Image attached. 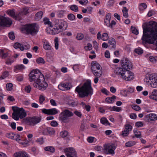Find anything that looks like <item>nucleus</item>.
<instances>
[{
  "instance_id": "obj_34",
  "label": "nucleus",
  "mask_w": 157,
  "mask_h": 157,
  "mask_svg": "<svg viewBox=\"0 0 157 157\" xmlns=\"http://www.w3.org/2000/svg\"><path fill=\"white\" fill-rule=\"evenodd\" d=\"M135 52L138 55L142 54L143 52V50L140 48H136L134 50Z\"/></svg>"
},
{
  "instance_id": "obj_19",
  "label": "nucleus",
  "mask_w": 157,
  "mask_h": 157,
  "mask_svg": "<svg viewBox=\"0 0 157 157\" xmlns=\"http://www.w3.org/2000/svg\"><path fill=\"white\" fill-rule=\"evenodd\" d=\"M91 69L92 72L93 71H95L98 68L100 69L101 67L100 65L96 61H93L91 63Z\"/></svg>"
},
{
  "instance_id": "obj_63",
  "label": "nucleus",
  "mask_w": 157,
  "mask_h": 157,
  "mask_svg": "<svg viewBox=\"0 0 157 157\" xmlns=\"http://www.w3.org/2000/svg\"><path fill=\"white\" fill-rule=\"evenodd\" d=\"M93 47L96 50L98 48V44L97 43L96 41H94L93 42Z\"/></svg>"
},
{
  "instance_id": "obj_24",
  "label": "nucleus",
  "mask_w": 157,
  "mask_h": 157,
  "mask_svg": "<svg viewBox=\"0 0 157 157\" xmlns=\"http://www.w3.org/2000/svg\"><path fill=\"white\" fill-rule=\"evenodd\" d=\"M1 57L2 59H5L9 56L7 52H5L3 50H1L0 51Z\"/></svg>"
},
{
  "instance_id": "obj_62",
  "label": "nucleus",
  "mask_w": 157,
  "mask_h": 157,
  "mask_svg": "<svg viewBox=\"0 0 157 157\" xmlns=\"http://www.w3.org/2000/svg\"><path fill=\"white\" fill-rule=\"evenodd\" d=\"M105 57L109 58H110V54L109 52L106 50L105 53Z\"/></svg>"
},
{
  "instance_id": "obj_12",
  "label": "nucleus",
  "mask_w": 157,
  "mask_h": 157,
  "mask_svg": "<svg viewBox=\"0 0 157 157\" xmlns=\"http://www.w3.org/2000/svg\"><path fill=\"white\" fill-rule=\"evenodd\" d=\"M12 24V22L9 18L0 16V27H9Z\"/></svg>"
},
{
  "instance_id": "obj_42",
  "label": "nucleus",
  "mask_w": 157,
  "mask_h": 157,
  "mask_svg": "<svg viewBox=\"0 0 157 157\" xmlns=\"http://www.w3.org/2000/svg\"><path fill=\"white\" fill-rule=\"evenodd\" d=\"M8 75L9 72L6 71H5L3 73L2 75L0 77V78L1 79H4L5 78L8 77Z\"/></svg>"
},
{
  "instance_id": "obj_17",
  "label": "nucleus",
  "mask_w": 157,
  "mask_h": 157,
  "mask_svg": "<svg viewBox=\"0 0 157 157\" xmlns=\"http://www.w3.org/2000/svg\"><path fill=\"white\" fill-rule=\"evenodd\" d=\"M145 118L147 121H152L157 120V115L154 113H150L146 115Z\"/></svg>"
},
{
  "instance_id": "obj_50",
  "label": "nucleus",
  "mask_w": 157,
  "mask_h": 157,
  "mask_svg": "<svg viewBox=\"0 0 157 157\" xmlns=\"http://www.w3.org/2000/svg\"><path fill=\"white\" fill-rule=\"evenodd\" d=\"M132 108L136 111H139L140 109V107L138 105H133L132 106Z\"/></svg>"
},
{
  "instance_id": "obj_64",
  "label": "nucleus",
  "mask_w": 157,
  "mask_h": 157,
  "mask_svg": "<svg viewBox=\"0 0 157 157\" xmlns=\"http://www.w3.org/2000/svg\"><path fill=\"white\" fill-rule=\"evenodd\" d=\"M79 2L80 4L83 5L86 4L87 3L88 1L87 0H80Z\"/></svg>"
},
{
  "instance_id": "obj_57",
  "label": "nucleus",
  "mask_w": 157,
  "mask_h": 157,
  "mask_svg": "<svg viewBox=\"0 0 157 157\" xmlns=\"http://www.w3.org/2000/svg\"><path fill=\"white\" fill-rule=\"evenodd\" d=\"M129 133L128 131L124 130L122 132V135L123 137L127 136Z\"/></svg>"
},
{
  "instance_id": "obj_35",
  "label": "nucleus",
  "mask_w": 157,
  "mask_h": 157,
  "mask_svg": "<svg viewBox=\"0 0 157 157\" xmlns=\"http://www.w3.org/2000/svg\"><path fill=\"white\" fill-rule=\"evenodd\" d=\"M23 15L22 13H19L16 15H15L14 18L16 20H20L21 19Z\"/></svg>"
},
{
  "instance_id": "obj_43",
  "label": "nucleus",
  "mask_w": 157,
  "mask_h": 157,
  "mask_svg": "<svg viewBox=\"0 0 157 157\" xmlns=\"http://www.w3.org/2000/svg\"><path fill=\"white\" fill-rule=\"evenodd\" d=\"M30 48V46L29 44L25 45L23 46L22 45V46L20 48V50L21 51H23L25 49H29Z\"/></svg>"
},
{
  "instance_id": "obj_54",
  "label": "nucleus",
  "mask_w": 157,
  "mask_h": 157,
  "mask_svg": "<svg viewBox=\"0 0 157 157\" xmlns=\"http://www.w3.org/2000/svg\"><path fill=\"white\" fill-rule=\"evenodd\" d=\"M45 99L44 97L42 95H40L39 97V102L40 104L42 103L44 101Z\"/></svg>"
},
{
  "instance_id": "obj_36",
  "label": "nucleus",
  "mask_w": 157,
  "mask_h": 157,
  "mask_svg": "<svg viewBox=\"0 0 157 157\" xmlns=\"http://www.w3.org/2000/svg\"><path fill=\"white\" fill-rule=\"evenodd\" d=\"M13 84L11 83H8L6 86V88L7 90L11 91L12 90Z\"/></svg>"
},
{
  "instance_id": "obj_52",
  "label": "nucleus",
  "mask_w": 157,
  "mask_h": 157,
  "mask_svg": "<svg viewBox=\"0 0 157 157\" xmlns=\"http://www.w3.org/2000/svg\"><path fill=\"white\" fill-rule=\"evenodd\" d=\"M50 124L52 126L56 127L58 126V124L56 121H51Z\"/></svg>"
},
{
  "instance_id": "obj_7",
  "label": "nucleus",
  "mask_w": 157,
  "mask_h": 157,
  "mask_svg": "<svg viewBox=\"0 0 157 157\" xmlns=\"http://www.w3.org/2000/svg\"><path fill=\"white\" fill-rule=\"evenodd\" d=\"M12 109L13 111L12 115V117L15 120H18L19 118L22 119L27 115L26 113L23 108L13 106Z\"/></svg>"
},
{
  "instance_id": "obj_31",
  "label": "nucleus",
  "mask_w": 157,
  "mask_h": 157,
  "mask_svg": "<svg viewBox=\"0 0 157 157\" xmlns=\"http://www.w3.org/2000/svg\"><path fill=\"white\" fill-rule=\"evenodd\" d=\"M132 127L129 124H127L125 125V129L124 130L127 131L129 132L132 131Z\"/></svg>"
},
{
  "instance_id": "obj_48",
  "label": "nucleus",
  "mask_w": 157,
  "mask_h": 157,
  "mask_svg": "<svg viewBox=\"0 0 157 157\" xmlns=\"http://www.w3.org/2000/svg\"><path fill=\"white\" fill-rule=\"evenodd\" d=\"M84 37L83 35L81 33L78 34L76 36V38L78 40H82Z\"/></svg>"
},
{
  "instance_id": "obj_56",
  "label": "nucleus",
  "mask_w": 157,
  "mask_h": 157,
  "mask_svg": "<svg viewBox=\"0 0 157 157\" xmlns=\"http://www.w3.org/2000/svg\"><path fill=\"white\" fill-rule=\"evenodd\" d=\"M143 124V123L141 121L137 122L135 123V125L138 127L142 126Z\"/></svg>"
},
{
  "instance_id": "obj_55",
  "label": "nucleus",
  "mask_w": 157,
  "mask_h": 157,
  "mask_svg": "<svg viewBox=\"0 0 157 157\" xmlns=\"http://www.w3.org/2000/svg\"><path fill=\"white\" fill-rule=\"evenodd\" d=\"M21 13H22V15H26L29 13L28 9L27 8H24L23 11L21 12Z\"/></svg>"
},
{
  "instance_id": "obj_60",
  "label": "nucleus",
  "mask_w": 157,
  "mask_h": 157,
  "mask_svg": "<svg viewBox=\"0 0 157 157\" xmlns=\"http://www.w3.org/2000/svg\"><path fill=\"white\" fill-rule=\"evenodd\" d=\"M114 2V1L113 0H109L108 2V3H107L108 5L109 6H113V5Z\"/></svg>"
},
{
  "instance_id": "obj_6",
  "label": "nucleus",
  "mask_w": 157,
  "mask_h": 157,
  "mask_svg": "<svg viewBox=\"0 0 157 157\" xmlns=\"http://www.w3.org/2000/svg\"><path fill=\"white\" fill-rule=\"evenodd\" d=\"M39 27L36 23L27 24L21 29L23 33L34 36L37 34L39 31Z\"/></svg>"
},
{
  "instance_id": "obj_3",
  "label": "nucleus",
  "mask_w": 157,
  "mask_h": 157,
  "mask_svg": "<svg viewBox=\"0 0 157 157\" xmlns=\"http://www.w3.org/2000/svg\"><path fill=\"white\" fill-rule=\"evenodd\" d=\"M29 81L34 82L33 85L34 87L40 90L46 89L48 86V83L45 81L44 75L39 70H33L29 75Z\"/></svg>"
},
{
  "instance_id": "obj_47",
  "label": "nucleus",
  "mask_w": 157,
  "mask_h": 157,
  "mask_svg": "<svg viewBox=\"0 0 157 157\" xmlns=\"http://www.w3.org/2000/svg\"><path fill=\"white\" fill-rule=\"evenodd\" d=\"M8 14L10 15L13 18L15 16V13L14 11L13 10H9L8 11Z\"/></svg>"
},
{
  "instance_id": "obj_11",
  "label": "nucleus",
  "mask_w": 157,
  "mask_h": 157,
  "mask_svg": "<svg viewBox=\"0 0 157 157\" xmlns=\"http://www.w3.org/2000/svg\"><path fill=\"white\" fill-rule=\"evenodd\" d=\"M104 151L105 154L112 155L114 154V150L116 149V147L114 144H109L104 145Z\"/></svg>"
},
{
  "instance_id": "obj_2",
  "label": "nucleus",
  "mask_w": 157,
  "mask_h": 157,
  "mask_svg": "<svg viewBox=\"0 0 157 157\" xmlns=\"http://www.w3.org/2000/svg\"><path fill=\"white\" fill-rule=\"evenodd\" d=\"M121 63L123 68L117 67L114 70V73L119 78L127 81L132 80L133 74L129 70L132 68V65L127 58H124Z\"/></svg>"
},
{
  "instance_id": "obj_38",
  "label": "nucleus",
  "mask_w": 157,
  "mask_h": 157,
  "mask_svg": "<svg viewBox=\"0 0 157 157\" xmlns=\"http://www.w3.org/2000/svg\"><path fill=\"white\" fill-rule=\"evenodd\" d=\"M109 36L107 33H103L101 37V39L103 41H106L108 40Z\"/></svg>"
},
{
  "instance_id": "obj_58",
  "label": "nucleus",
  "mask_w": 157,
  "mask_h": 157,
  "mask_svg": "<svg viewBox=\"0 0 157 157\" xmlns=\"http://www.w3.org/2000/svg\"><path fill=\"white\" fill-rule=\"evenodd\" d=\"M31 89V87L30 85H29L27 86H26L25 87V91L27 93H29L30 92Z\"/></svg>"
},
{
  "instance_id": "obj_15",
  "label": "nucleus",
  "mask_w": 157,
  "mask_h": 157,
  "mask_svg": "<svg viewBox=\"0 0 157 157\" xmlns=\"http://www.w3.org/2000/svg\"><path fill=\"white\" fill-rule=\"evenodd\" d=\"M55 132L54 129L50 127L44 128L42 132L43 134L44 135H48V134L50 135H54Z\"/></svg>"
},
{
  "instance_id": "obj_18",
  "label": "nucleus",
  "mask_w": 157,
  "mask_h": 157,
  "mask_svg": "<svg viewBox=\"0 0 157 157\" xmlns=\"http://www.w3.org/2000/svg\"><path fill=\"white\" fill-rule=\"evenodd\" d=\"M116 42L114 39L111 38L109 39L108 44L109 47H110L111 49L115 50L116 47Z\"/></svg>"
},
{
  "instance_id": "obj_27",
  "label": "nucleus",
  "mask_w": 157,
  "mask_h": 157,
  "mask_svg": "<svg viewBox=\"0 0 157 157\" xmlns=\"http://www.w3.org/2000/svg\"><path fill=\"white\" fill-rule=\"evenodd\" d=\"M108 109L111 111H114L118 112H120L121 110V107L116 106H113V107H110Z\"/></svg>"
},
{
  "instance_id": "obj_10",
  "label": "nucleus",
  "mask_w": 157,
  "mask_h": 157,
  "mask_svg": "<svg viewBox=\"0 0 157 157\" xmlns=\"http://www.w3.org/2000/svg\"><path fill=\"white\" fill-rule=\"evenodd\" d=\"M40 117L33 116V117H27L25 119V120L27 124L32 126H34L39 123L41 120Z\"/></svg>"
},
{
  "instance_id": "obj_20",
  "label": "nucleus",
  "mask_w": 157,
  "mask_h": 157,
  "mask_svg": "<svg viewBox=\"0 0 157 157\" xmlns=\"http://www.w3.org/2000/svg\"><path fill=\"white\" fill-rule=\"evenodd\" d=\"M92 72L95 76L100 77L102 73V68L101 67L100 69L98 68L96 69L95 71H93Z\"/></svg>"
},
{
  "instance_id": "obj_40",
  "label": "nucleus",
  "mask_w": 157,
  "mask_h": 157,
  "mask_svg": "<svg viewBox=\"0 0 157 157\" xmlns=\"http://www.w3.org/2000/svg\"><path fill=\"white\" fill-rule=\"evenodd\" d=\"M135 144L134 141H128L126 143L125 145L127 147H131Z\"/></svg>"
},
{
  "instance_id": "obj_26",
  "label": "nucleus",
  "mask_w": 157,
  "mask_h": 157,
  "mask_svg": "<svg viewBox=\"0 0 157 157\" xmlns=\"http://www.w3.org/2000/svg\"><path fill=\"white\" fill-rule=\"evenodd\" d=\"M43 21L45 25H48L50 27H53V23L49 21V19L44 18V19Z\"/></svg>"
},
{
  "instance_id": "obj_49",
  "label": "nucleus",
  "mask_w": 157,
  "mask_h": 157,
  "mask_svg": "<svg viewBox=\"0 0 157 157\" xmlns=\"http://www.w3.org/2000/svg\"><path fill=\"white\" fill-rule=\"evenodd\" d=\"M131 29L132 31V33L135 34L136 35L138 34L139 32L137 29L135 27L131 26Z\"/></svg>"
},
{
  "instance_id": "obj_32",
  "label": "nucleus",
  "mask_w": 157,
  "mask_h": 157,
  "mask_svg": "<svg viewBox=\"0 0 157 157\" xmlns=\"http://www.w3.org/2000/svg\"><path fill=\"white\" fill-rule=\"evenodd\" d=\"M43 15V13L42 11H39L38 12H37L36 14H35V19H36L37 20H39L40 19H41L42 16Z\"/></svg>"
},
{
  "instance_id": "obj_23",
  "label": "nucleus",
  "mask_w": 157,
  "mask_h": 157,
  "mask_svg": "<svg viewBox=\"0 0 157 157\" xmlns=\"http://www.w3.org/2000/svg\"><path fill=\"white\" fill-rule=\"evenodd\" d=\"M116 98V96L115 95L111 97H108L105 99V101L106 102L109 103H113L114 102V100Z\"/></svg>"
},
{
  "instance_id": "obj_8",
  "label": "nucleus",
  "mask_w": 157,
  "mask_h": 157,
  "mask_svg": "<svg viewBox=\"0 0 157 157\" xmlns=\"http://www.w3.org/2000/svg\"><path fill=\"white\" fill-rule=\"evenodd\" d=\"M145 80L151 87H157V74L154 73L148 75L145 77Z\"/></svg>"
},
{
  "instance_id": "obj_53",
  "label": "nucleus",
  "mask_w": 157,
  "mask_h": 157,
  "mask_svg": "<svg viewBox=\"0 0 157 157\" xmlns=\"http://www.w3.org/2000/svg\"><path fill=\"white\" fill-rule=\"evenodd\" d=\"M101 122L103 124H108V121L105 118H102L101 120Z\"/></svg>"
},
{
  "instance_id": "obj_44",
  "label": "nucleus",
  "mask_w": 157,
  "mask_h": 157,
  "mask_svg": "<svg viewBox=\"0 0 157 157\" xmlns=\"http://www.w3.org/2000/svg\"><path fill=\"white\" fill-rule=\"evenodd\" d=\"M22 44L18 42L15 43L13 45V47L15 48H19L20 49V48L22 46Z\"/></svg>"
},
{
  "instance_id": "obj_29",
  "label": "nucleus",
  "mask_w": 157,
  "mask_h": 157,
  "mask_svg": "<svg viewBox=\"0 0 157 157\" xmlns=\"http://www.w3.org/2000/svg\"><path fill=\"white\" fill-rule=\"evenodd\" d=\"M134 132L135 134V136H132V138H134L135 137H136L137 138H140L141 137V132L140 131H137L136 130H134Z\"/></svg>"
},
{
  "instance_id": "obj_46",
  "label": "nucleus",
  "mask_w": 157,
  "mask_h": 157,
  "mask_svg": "<svg viewBox=\"0 0 157 157\" xmlns=\"http://www.w3.org/2000/svg\"><path fill=\"white\" fill-rule=\"evenodd\" d=\"M9 38L12 40H13L15 38V36L13 32H10L9 33Z\"/></svg>"
},
{
  "instance_id": "obj_45",
  "label": "nucleus",
  "mask_w": 157,
  "mask_h": 157,
  "mask_svg": "<svg viewBox=\"0 0 157 157\" xmlns=\"http://www.w3.org/2000/svg\"><path fill=\"white\" fill-rule=\"evenodd\" d=\"M60 136L63 138L66 137L68 135V132L66 131H64L60 133Z\"/></svg>"
},
{
  "instance_id": "obj_22",
  "label": "nucleus",
  "mask_w": 157,
  "mask_h": 157,
  "mask_svg": "<svg viewBox=\"0 0 157 157\" xmlns=\"http://www.w3.org/2000/svg\"><path fill=\"white\" fill-rule=\"evenodd\" d=\"M111 18V14L110 13H108L106 15L104 21V23L106 25H108L110 22Z\"/></svg>"
},
{
  "instance_id": "obj_61",
  "label": "nucleus",
  "mask_w": 157,
  "mask_h": 157,
  "mask_svg": "<svg viewBox=\"0 0 157 157\" xmlns=\"http://www.w3.org/2000/svg\"><path fill=\"white\" fill-rule=\"evenodd\" d=\"M20 136L18 134H15V136L14 140H16L17 141L19 142L21 140L20 139Z\"/></svg>"
},
{
  "instance_id": "obj_4",
  "label": "nucleus",
  "mask_w": 157,
  "mask_h": 157,
  "mask_svg": "<svg viewBox=\"0 0 157 157\" xmlns=\"http://www.w3.org/2000/svg\"><path fill=\"white\" fill-rule=\"evenodd\" d=\"M75 91L77 92L79 97L83 98L91 95L93 93V89L91 86V81L87 80L81 86H77Z\"/></svg>"
},
{
  "instance_id": "obj_59",
  "label": "nucleus",
  "mask_w": 157,
  "mask_h": 157,
  "mask_svg": "<svg viewBox=\"0 0 157 157\" xmlns=\"http://www.w3.org/2000/svg\"><path fill=\"white\" fill-rule=\"evenodd\" d=\"M92 47L91 44L90 43H88L87 46H85V48L86 50H90L92 49Z\"/></svg>"
},
{
  "instance_id": "obj_9",
  "label": "nucleus",
  "mask_w": 157,
  "mask_h": 157,
  "mask_svg": "<svg viewBox=\"0 0 157 157\" xmlns=\"http://www.w3.org/2000/svg\"><path fill=\"white\" fill-rule=\"evenodd\" d=\"M73 115V114L72 112L66 109L59 114V119L60 121L63 122H67L68 121V118L72 116Z\"/></svg>"
},
{
  "instance_id": "obj_16",
  "label": "nucleus",
  "mask_w": 157,
  "mask_h": 157,
  "mask_svg": "<svg viewBox=\"0 0 157 157\" xmlns=\"http://www.w3.org/2000/svg\"><path fill=\"white\" fill-rule=\"evenodd\" d=\"M42 112L43 113L48 115H55L58 113V111L56 108L48 109H43L42 110Z\"/></svg>"
},
{
  "instance_id": "obj_1",
  "label": "nucleus",
  "mask_w": 157,
  "mask_h": 157,
  "mask_svg": "<svg viewBox=\"0 0 157 157\" xmlns=\"http://www.w3.org/2000/svg\"><path fill=\"white\" fill-rule=\"evenodd\" d=\"M143 35L142 40L143 43L153 44L155 45L157 50V23L150 22L149 23H144L142 25Z\"/></svg>"
},
{
  "instance_id": "obj_13",
  "label": "nucleus",
  "mask_w": 157,
  "mask_h": 157,
  "mask_svg": "<svg viewBox=\"0 0 157 157\" xmlns=\"http://www.w3.org/2000/svg\"><path fill=\"white\" fill-rule=\"evenodd\" d=\"M58 88L62 90H65L70 89L72 87L71 84L68 82L65 83H61L58 85Z\"/></svg>"
},
{
  "instance_id": "obj_33",
  "label": "nucleus",
  "mask_w": 157,
  "mask_h": 157,
  "mask_svg": "<svg viewBox=\"0 0 157 157\" xmlns=\"http://www.w3.org/2000/svg\"><path fill=\"white\" fill-rule=\"evenodd\" d=\"M36 61L38 64H44L45 63V61L44 59L41 57H39L37 59Z\"/></svg>"
},
{
  "instance_id": "obj_21",
  "label": "nucleus",
  "mask_w": 157,
  "mask_h": 157,
  "mask_svg": "<svg viewBox=\"0 0 157 157\" xmlns=\"http://www.w3.org/2000/svg\"><path fill=\"white\" fill-rule=\"evenodd\" d=\"M43 47L44 49L46 50H51V47L49 45L48 41L45 40L43 42Z\"/></svg>"
},
{
  "instance_id": "obj_25",
  "label": "nucleus",
  "mask_w": 157,
  "mask_h": 157,
  "mask_svg": "<svg viewBox=\"0 0 157 157\" xmlns=\"http://www.w3.org/2000/svg\"><path fill=\"white\" fill-rule=\"evenodd\" d=\"M25 68V66L23 64L17 65L15 66L14 68L15 71L17 70H21L24 69Z\"/></svg>"
},
{
  "instance_id": "obj_39",
  "label": "nucleus",
  "mask_w": 157,
  "mask_h": 157,
  "mask_svg": "<svg viewBox=\"0 0 157 157\" xmlns=\"http://www.w3.org/2000/svg\"><path fill=\"white\" fill-rule=\"evenodd\" d=\"M75 16L72 13H70L67 16L68 19L71 21H74L75 20Z\"/></svg>"
},
{
  "instance_id": "obj_14",
  "label": "nucleus",
  "mask_w": 157,
  "mask_h": 157,
  "mask_svg": "<svg viewBox=\"0 0 157 157\" xmlns=\"http://www.w3.org/2000/svg\"><path fill=\"white\" fill-rule=\"evenodd\" d=\"M64 152L67 157L77 156L76 151L72 148H67L65 149Z\"/></svg>"
},
{
  "instance_id": "obj_51",
  "label": "nucleus",
  "mask_w": 157,
  "mask_h": 157,
  "mask_svg": "<svg viewBox=\"0 0 157 157\" xmlns=\"http://www.w3.org/2000/svg\"><path fill=\"white\" fill-rule=\"evenodd\" d=\"M55 47L56 49L58 48V40L57 38H56L55 40Z\"/></svg>"
},
{
  "instance_id": "obj_41",
  "label": "nucleus",
  "mask_w": 157,
  "mask_h": 157,
  "mask_svg": "<svg viewBox=\"0 0 157 157\" xmlns=\"http://www.w3.org/2000/svg\"><path fill=\"white\" fill-rule=\"evenodd\" d=\"M71 9L75 12H77L78 10V8L77 6L76 5H72L71 6Z\"/></svg>"
},
{
  "instance_id": "obj_37",
  "label": "nucleus",
  "mask_w": 157,
  "mask_h": 157,
  "mask_svg": "<svg viewBox=\"0 0 157 157\" xmlns=\"http://www.w3.org/2000/svg\"><path fill=\"white\" fill-rule=\"evenodd\" d=\"M6 136L8 138L14 140L15 134L13 133H7L6 134Z\"/></svg>"
},
{
  "instance_id": "obj_28",
  "label": "nucleus",
  "mask_w": 157,
  "mask_h": 157,
  "mask_svg": "<svg viewBox=\"0 0 157 157\" xmlns=\"http://www.w3.org/2000/svg\"><path fill=\"white\" fill-rule=\"evenodd\" d=\"M44 149L45 151H49L52 153H54L55 151V149L52 146L46 147Z\"/></svg>"
},
{
  "instance_id": "obj_5",
  "label": "nucleus",
  "mask_w": 157,
  "mask_h": 157,
  "mask_svg": "<svg viewBox=\"0 0 157 157\" xmlns=\"http://www.w3.org/2000/svg\"><path fill=\"white\" fill-rule=\"evenodd\" d=\"M53 25L54 28L52 32L53 35L59 33L62 30H65L67 27V22L62 20L55 19L53 22Z\"/></svg>"
},
{
  "instance_id": "obj_30",
  "label": "nucleus",
  "mask_w": 157,
  "mask_h": 157,
  "mask_svg": "<svg viewBox=\"0 0 157 157\" xmlns=\"http://www.w3.org/2000/svg\"><path fill=\"white\" fill-rule=\"evenodd\" d=\"M128 9H127L126 7H124L123 9L122 10V11L123 13V16L125 17H128Z\"/></svg>"
}]
</instances>
